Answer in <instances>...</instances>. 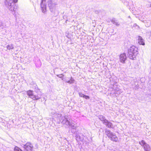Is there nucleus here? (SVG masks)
<instances>
[{
    "instance_id": "1",
    "label": "nucleus",
    "mask_w": 151,
    "mask_h": 151,
    "mask_svg": "<svg viewBox=\"0 0 151 151\" xmlns=\"http://www.w3.org/2000/svg\"><path fill=\"white\" fill-rule=\"evenodd\" d=\"M49 10L52 14L54 16H56L58 14V12L56 9L57 3L54 2L52 0H49L47 2Z\"/></svg>"
},
{
    "instance_id": "2",
    "label": "nucleus",
    "mask_w": 151,
    "mask_h": 151,
    "mask_svg": "<svg viewBox=\"0 0 151 151\" xmlns=\"http://www.w3.org/2000/svg\"><path fill=\"white\" fill-rule=\"evenodd\" d=\"M138 48L134 46L130 47L128 50V57L132 60L136 59V56L138 54Z\"/></svg>"
},
{
    "instance_id": "3",
    "label": "nucleus",
    "mask_w": 151,
    "mask_h": 151,
    "mask_svg": "<svg viewBox=\"0 0 151 151\" xmlns=\"http://www.w3.org/2000/svg\"><path fill=\"white\" fill-rule=\"evenodd\" d=\"M18 1V0H6L5 2V5L10 10L15 11L17 8L15 3H17Z\"/></svg>"
},
{
    "instance_id": "4",
    "label": "nucleus",
    "mask_w": 151,
    "mask_h": 151,
    "mask_svg": "<svg viewBox=\"0 0 151 151\" xmlns=\"http://www.w3.org/2000/svg\"><path fill=\"white\" fill-rule=\"evenodd\" d=\"M60 121L63 124H65L67 125H69L71 127V129H76V127L74 126V124L70 122L68 120V116H64L62 117Z\"/></svg>"
},
{
    "instance_id": "5",
    "label": "nucleus",
    "mask_w": 151,
    "mask_h": 151,
    "mask_svg": "<svg viewBox=\"0 0 151 151\" xmlns=\"http://www.w3.org/2000/svg\"><path fill=\"white\" fill-rule=\"evenodd\" d=\"M105 131L107 136L111 140L115 142L117 141L118 138L115 134L113 133L110 130L107 129H105Z\"/></svg>"
},
{
    "instance_id": "6",
    "label": "nucleus",
    "mask_w": 151,
    "mask_h": 151,
    "mask_svg": "<svg viewBox=\"0 0 151 151\" xmlns=\"http://www.w3.org/2000/svg\"><path fill=\"white\" fill-rule=\"evenodd\" d=\"M42 95L40 94L36 95L31 90H29V98H30L33 100H37L41 98Z\"/></svg>"
},
{
    "instance_id": "7",
    "label": "nucleus",
    "mask_w": 151,
    "mask_h": 151,
    "mask_svg": "<svg viewBox=\"0 0 151 151\" xmlns=\"http://www.w3.org/2000/svg\"><path fill=\"white\" fill-rule=\"evenodd\" d=\"M139 144L143 148L145 151H150L151 150L150 147L144 140L139 142Z\"/></svg>"
},
{
    "instance_id": "8",
    "label": "nucleus",
    "mask_w": 151,
    "mask_h": 151,
    "mask_svg": "<svg viewBox=\"0 0 151 151\" xmlns=\"http://www.w3.org/2000/svg\"><path fill=\"white\" fill-rule=\"evenodd\" d=\"M46 1V0H41L40 4L42 12L45 14L47 12V5L45 4Z\"/></svg>"
},
{
    "instance_id": "9",
    "label": "nucleus",
    "mask_w": 151,
    "mask_h": 151,
    "mask_svg": "<svg viewBox=\"0 0 151 151\" xmlns=\"http://www.w3.org/2000/svg\"><path fill=\"white\" fill-rule=\"evenodd\" d=\"M127 57L125 53L121 54L119 56V60L122 63H125L127 60Z\"/></svg>"
},
{
    "instance_id": "10",
    "label": "nucleus",
    "mask_w": 151,
    "mask_h": 151,
    "mask_svg": "<svg viewBox=\"0 0 151 151\" xmlns=\"http://www.w3.org/2000/svg\"><path fill=\"white\" fill-rule=\"evenodd\" d=\"M83 136V135L82 134H79L77 133L76 134L75 136L77 142L82 141L84 139Z\"/></svg>"
},
{
    "instance_id": "11",
    "label": "nucleus",
    "mask_w": 151,
    "mask_h": 151,
    "mask_svg": "<svg viewBox=\"0 0 151 151\" xmlns=\"http://www.w3.org/2000/svg\"><path fill=\"white\" fill-rule=\"evenodd\" d=\"M103 123L109 128H113V124L112 123L107 119L105 120V121L104 122H103Z\"/></svg>"
},
{
    "instance_id": "12",
    "label": "nucleus",
    "mask_w": 151,
    "mask_h": 151,
    "mask_svg": "<svg viewBox=\"0 0 151 151\" xmlns=\"http://www.w3.org/2000/svg\"><path fill=\"white\" fill-rule=\"evenodd\" d=\"M138 42L139 44L142 45H145V43L144 42V40L142 37L139 36H138Z\"/></svg>"
},
{
    "instance_id": "13",
    "label": "nucleus",
    "mask_w": 151,
    "mask_h": 151,
    "mask_svg": "<svg viewBox=\"0 0 151 151\" xmlns=\"http://www.w3.org/2000/svg\"><path fill=\"white\" fill-rule=\"evenodd\" d=\"M111 22L113 24L117 26H119L120 24L117 22V20L114 18H113L111 20Z\"/></svg>"
},
{
    "instance_id": "14",
    "label": "nucleus",
    "mask_w": 151,
    "mask_h": 151,
    "mask_svg": "<svg viewBox=\"0 0 151 151\" xmlns=\"http://www.w3.org/2000/svg\"><path fill=\"white\" fill-rule=\"evenodd\" d=\"M75 81V80L71 76L70 77V80H66L65 82L70 84L73 83Z\"/></svg>"
},
{
    "instance_id": "15",
    "label": "nucleus",
    "mask_w": 151,
    "mask_h": 151,
    "mask_svg": "<svg viewBox=\"0 0 151 151\" xmlns=\"http://www.w3.org/2000/svg\"><path fill=\"white\" fill-rule=\"evenodd\" d=\"M31 81L32 82L30 83V87L32 88L33 89H36L37 88L36 84L32 81V79H31Z\"/></svg>"
},
{
    "instance_id": "16",
    "label": "nucleus",
    "mask_w": 151,
    "mask_h": 151,
    "mask_svg": "<svg viewBox=\"0 0 151 151\" xmlns=\"http://www.w3.org/2000/svg\"><path fill=\"white\" fill-rule=\"evenodd\" d=\"M99 119L103 122H104L105 121V120H106L105 116L102 115H99Z\"/></svg>"
},
{
    "instance_id": "17",
    "label": "nucleus",
    "mask_w": 151,
    "mask_h": 151,
    "mask_svg": "<svg viewBox=\"0 0 151 151\" xmlns=\"http://www.w3.org/2000/svg\"><path fill=\"white\" fill-rule=\"evenodd\" d=\"M7 48L8 50H10L11 49H13L14 48V47L13 45L12 44H10V45H8L7 46Z\"/></svg>"
},
{
    "instance_id": "18",
    "label": "nucleus",
    "mask_w": 151,
    "mask_h": 151,
    "mask_svg": "<svg viewBox=\"0 0 151 151\" xmlns=\"http://www.w3.org/2000/svg\"><path fill=\"white\" fill-rule=\"evenodd\" d=\"M14 151H22L17 146H15L14 148Z\"/></svg>"
},
{
    "instance_id": "19",
    "label": "nucleus",
    "mask_w": 151,
    "mask_h": 151,
    "mask_svg": "<svg viewBox=\"0 0 151 151\" xmlns=\"http://www.w3.org/2000/svg\"><path fill=\"white\" fill-rule=\"evenodd\" d=\"M56 76L58 77L61 79L63 78V77L64 76V75H63V74H60L57 75Z\"/></svg>"
},
{
    "instance_id": "20",
    "label": "nucleus",
    "mask_w": 151,
    "mask_h": 151,
    "mask_svg": "<svg viewBox=\"0 0 151 151\" xmlns=\"http://www.w3.org/2000/svg\"><path fill=\"white\" fill-rule=\"evenodd\" d=\"M78 93L80 97L83 98L85 95L84 94L80 92H79Z\"/></svg>"
},
{
    "instance_id": "21",
    "label": "nucleus",
    "mask_w": 151,
    "mask_h": 151,
    "mask_svg": "<svg viewBox=\"0 0 151 151\" xmlns=\"http://www.w3.org/2000/svg\"><path fill=\"white\" fill-rule=\"evenodd\" d=\"M27 143L26 145H24V148L25 149H26V150L27 151H28V145H27Z\"/></svg>"
},
{
    "instance_id": "22",
    "label": "nucleus",
    "mask_w": 151,
    "mask_h": 151,
    "mask_svg": "<svg viewBox=\"0 0 151 151\" xmlns=\"http://www.w3.org/2000/svg\"><path fill=\"white\" fill-rule=\"evenodd\" d=\"M83 98L86 99H89L90 98L89 96L88 95H84Z\"/></svg>"
},
{
    "instance_id": "23",
    "label": "nucleus",
    "mask_w": 151,
    "mask_h": 151,
    "mask_svg": "<svg viewBox=\"0 0 151 151\" xmlns=\"http://www.w3.org/2000/svg\"><path fill=\"white\" fill-rule=\"evenodd\" d=\"M71 131L72 132V133L73 134H76V129H70Z\"/></svg>"
},
{
    "instance_id": "24",
    "label": "nucleus",
    "mask_w": 151,
    "mask_h": 151,
    "mask_svg": "<svg viewBox=\"0 0 151 151\" xmlns=\"http://www.w3.org/2000/svg\"><path fill=\"white\" fill-rule=\"evenodd\" d=\"M133 27H137L138 28H139V27L136 24H134L133 25Z\"/></svg>"
},
{
    "instance_id": "25",
    "label": "nucleus",
    "mask_w": 151,
    "mask_h": 151,
    "mask_svg": "<svg viewBox=\"0 0 151 151\" xmlns=\"http://www.w3.org/2000/svg\"><path fill=\"white\" fill-rule=\"evenodd\" d=\"M25 93L27 94V96H28V91L24 92L23 93L24 94Z\"/></svg>"
},
{
    "instance_id": "26",
    "label": "nucleus",
    "mask_w": 151,
    "mask_h": 151,
    "mask_svg": "<svg viewBox=\"0 0 151 151\" xmlns=\"http://www.w3.org/2000/svg\"><path fill=\"white\" fill-rule=\"evenodd\" d=\"M37 63H39V66H40L41 65V63L40 61H38Z\"/></svg>"
},
{
    "instance_id": "27",
    "label": "nucleus",
    "mask_w": 151,
    "mask_h": 151,
    "mask_svg": "<svg viewBox=\"0 0 151 151\" xmlns=\"http://www.w3.org/2000/svg\"><path fill=\"white\" fill-rule=\"evenodd\" d=\"M114 30V29H111V30H109V32L110 31H111V32H113V31Z\"/></svg>"
},
{
    "instance_id": "28",
    "label": "nucleus",
    "mask_w": 151,
    "mask_h": 151,
    "mask_svg": "<svg viewBox=\"0 0 151 151\" xmlns=\"http://www.w3.org/2000/svg\"><path fill=\"white\" fill-rule=\"evenodd\" d=\"M62 80H63V81H65L67 80H65V78H63H63H61Z\"/></svg>"
},
{
    "instance_id": "29",
    "label": "nucleus",
    "mask_w": 151,
    "mask_h": 151,
    "mask_svg": "<svg viewBox=\"0 0 151 151\" xmlns=\"http://www.w3.org/2000/svg\"><path fill=\"white\" fill-rule=\"evenodd\" d=\"M119 90V88H117L116 89H115V91H118Z\"/></svg>"
},
{
    "instance_id": "30",
    "label": "nucleus",
    "mask_w": 151,
    "mask_h": 151,
    "mask_svg": "<svg viewBox=\"0 0 151 151\" xmlns=\"http://www.w3.org/2000/svg\"><path fill=\"white\" fill-rule=\"evenodd\" d=\"M64 12H63V13H62V14H64Z\"/></svg>"
},
{
    "instance_id": "31",
    "label": "nucleus",
    "mask_w": 151,
    "mask_h": 151,
    "mask_svg": "<svg viewBox=\"0 0 151 151\" xmlns=\"http://www.w3.org/2000/svg\"><path fill=\"white\" fill-rule=\"evenodd\" d=\"M150 7H151V4H150Z\"/></svg>"
},
{
    "instance_id": "32",
    "label": "nucleus",
    "mask_w": 151,
    "mask_h": 151,
    "mask_svg": "<svg viewBox=\"0 0 151 151\" xmlns=\"http://www.w3.org/2000/svg\"><path fill=\"white\" fill-rule=\"evenodd\" d=\"M68 21V20H66V23L67 22V21Z\"/></svg>"
},
{
    "instance_id": "33",
    "label": "nucleus",
    "mask_w": 151,
    "mask_h": 151,
    "mask_svg": "<svg viewBox=\"0 0 151 151\" xmlns=\"http://www.w3.org/2000/svg\"><path fill=\"white\" fill-rule=\"evenodd\" d=\"M150 96H151V94H150Z\"/></svg>"
}]
</instances>
